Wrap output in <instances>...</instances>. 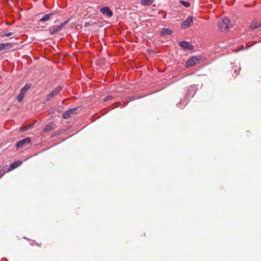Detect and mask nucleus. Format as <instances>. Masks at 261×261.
Returning <instances> with one entry per match:
<instances>
[{
    "label": "nucleus",
    "instance_id": "obj_2",
    "mask_svg": "<svg viewBox=\"0 0 261 261\" xmlns=\"http://www.w3.org/2000/svg\"><path fill=\"white\" fill-rule=\"evenodd\" d=\"M31 88V84H27L25 86L20 90V93L17 96V99L19 102L22 100L24 98V95L26 92Z\"/></svg>",
    "mask_w": 261,
    "mask_h": 261
},
{
    "label": "nucleus",
    "instance_id": "obj_14",
    "mask_svg": "<svg viewBox=\"0 0 261 261\" xmlns=\"http://www.w3.org/2000/svg\"><path fill=\"white\" fill-rule=\"evenodd\" d=\"M261 26V22H259L257 20H255L251 23L250 28L251 30L257 29Z\"/></svg>",
    "mask_w": 261,
    "mask_h": 261
},
{
    "label": "nucleus",
    "instance_id": "obj_10",
    "mask_svg": "<svg viewBox=\"0 0 261 261\" xmlns=\"http://www.w3.org/2000/svg\"><path fill=\"white\" fill-rule=\"evenodd\" d=\"M193 22V17L189 16L181 24L182 28L189 27L191 26Z\"/></svg>",
    "mask_w": 261,
    "mask_h": 261
},
{
    "label": "nucleus",
    "instance_id": "obj_12",
    "mask_svg": "<svg viewBox=\"0 0 261 261\" xmlns=\"http://www.w3.org/2000/svg\"><path fill=\"white\" fill-rule=\"evenodd\" d=\"M12 47V45L11 43H0V51L2 50H5L7 49H10Z\"/></svg>",
    "mask_w": 261,
    "mask_h": 261
},
{
    "label": "nucleus",
    "instance_id": "obj_8",
    "mask_svg": "<svg viewBox=\"0 0 261 261\" xmlns=\"http://www.w3.org/2000/svg\"><path fill=\"white\" fill-rule=\"evenodd\" d=\"M179 45L184 49L191 50L193 48V45L190 42L185 41H180L179 42Z\"/></svg>",
    "mask_w": 261,
    "mask_h": 261
},
{
    "label": "nucleus",
    "instance_id": "obj_6",
    "mask_svg": "<svg viewBox=\"0 0 261 261\" xmlns=\"http://www.w3.org/2000/svg\"><path fill=\"white\" fill-rule=\"evenodd\" d=\"M31 141L30 138H26L19 141L15 145L16 148L23 147L25 145L28 144Z\"/></svg>",
    "mask_w": 261,
    "mask_h": 261
},
{
    "label": "nucleus",
    "instance_id": "obj_16",
    "mask_svg": "<svg viewBox=\"0 0 261 261\" xmlns=\"http://www.w3.org/2000/svg\"><path fill=\"white\" fill-rule=\"evenodd\" d=\"M153 0H141V4L144 6H149L153 3Z\"/></svg>",
    "mask_w": 261,
    "mask_h": 261
},
{
    "label": "nucleus",
    "instance_id": "obj_15",
    "mask_svg": "<svg viewBox=\"0 0 261 261\" xmlns=\"http://www.w3.org/2000/svg\"><path fill=\"white\" fill-rule=\"evenodd\" d=\"M53 15V13H48L45 14L40 20V22H45L48 21L50 18Z\"/></svg>",
    "mask_w": 261,
    "mask_h": 261
},
{
    "label": "nucleus",
    "instance_id": "obj_21",
    "mask_svg": "<svg viewBox=\"0 0 261 261\" xmlns=\"http://www.w3.org/2000/svg\"><path fill=\"white\" fill-rule=\"evenodd\" d=\"M111 97H112V96H107L106 97H105V98L104 100H105V101H108V100H109L110 99H111Z\"/></svg>",
    "mask_w": 261,
    "mask_h": 261
},
{
    "label": "nucleus",
    "instance_id": "obj_9",
    "mask_svg": "<svg viewBox=\"0 0 261 261\" xmlns=\"http://www.w3.org/2000/svg\"><path fill=\"white\" fill-rule=\"evenodd\" d=\"M77 109V108H73L69 109L66 111H65L63 114V117L64 119H68L71 117L72 115L73 114L75 111Z\"/></svg>",
    "mask_w": 261,
    "mask_h": 261
},
{
    "label": "nucleus",
    "instance_id": "obj_5",
    "mask_svg": "<svg viewBox=\"0 0 261 261\" xmlns=\"http://www.w3.org/2000/svg\"><path fill=\"white\" fill-rule=\"evenodd\" d=\"M200 59L196 56H193L190 58L187 62L186 66L191 67L199 63Z\"/></svg>",
    "mask_w": 261,
    "mask_h": 261
},
{
    "label": "nucleus",
    "instance_id": "obj_7",
    "mask_svg": "<svg viewBox=\"0 0 261 261\" xmlns=\"http://www.w3.org/2000/svg\"><path fill=\"white\" fill-rule=\"evenodd\" d=\"M100 11L104 15L111 17L113 16V13L112 11L108 7H104L100 9Z\"/></svg>",
    "mask_w": 261,
    "mask_h": 261
},
{
    "label": "nucleus",
    "instance_id": "obj_1",
    "mask_svg": "<svg viewBox=\"0 0 261 261\" xmlns=\"http://www.w3.org/2000/svg\"><path fill=\"white\" fill-rule=\"evenodd\" d=\"M231 27L230 19L227 17L222 18L219 21L218 28L221 32L226 31Z\"/></svg>",
    "mask_w": 261,
    "mask_h": 261
},
{
    "label": "nucleus",
    "instance_id": "obj_3",
    "mask_svg": "<svg viewBox=\"0 0 261 261\" xmlns=\"http://www.w3.org/2000/svg\"><path fill=\"white\" fill-rule=\"evenodd\" d=\"M62 88L61 86L57 87L49 94L47 95L46 98V100L47 101L50 100L54 96L57 95L59 93V92L62 90Z\"/></svg>",
    "mask_w": 261,
    "mask_h": 261
},
{
    "label": "nucleus",
    "instance_id": "obj_24",
    "mask_svg": "<svg viewBox=\"0 0 261 261\" xmlns=\"http://www.w3.org/2000/svg\"><path fill=\"white\" fill-rule=\"evenodd\" d=\"M179 105H180L179 103H178L177 105L178 107H180Z\"/></svg>",
    "mask_w": 261,
    "mask_h": 261
},
{
    "label": "nucleus",
    "instance_id": "obj_20",
    "mask_svg": "<svg viewBox=\"0 0 261 261\" xmlns=\"http://www.w3.org/2000/svg\"><path fill=\"white\" fill-rule=\"evenodd\" d=\"M13 34V33L12 32L8 33H6L5 35H4L3 36H6V37L10 36L12 35Z\"/></svg>",
    "mask_w": 261,
    "mask_h": 261
},
{
    "label": "nucleus",
    "instance_id": "obj_13",
    "mask_svg": "<svg viewBox=\"0 0 261 261\" xmlns=\"http://www.w3.org/2000/svg\"><path fill=\"white\" fill-rule=\"evenodd\" d=\"M172 33L173 31L168 28L163 29L161 31V34L163 36L166 35H171L172 34Z\"/></svg>",
    "mask_w": 261,
    "mask_h": 261
},
{
    "label": "nucleus",
    "instance_id": "obj_23",
    "mask_svg": "<svg viewBox=\"0 0 261 261\" xmlns=\"http://www.w3.org/2000/svg\"><path fill=\"white\" fill-rule=\"evenodd\" d=\"M234 73H236V74H238V73H237V71L236 70H234Z\"/></svg>",
    "mask_w": 261,
    "mask_h": 261
},
{
    "label": "nucleus",
    "instance_id": "obj_19",
    "mask_svg": "<svg viewBox=\"0 0 261 261\" xmlns=\"http://www.w3.org/2000/svg\"><path fill=\"white\" fill-rule=\"evenodd\" d=\"M53 128L52 127V124H48L44 128V132H47L50 130H51Z\"/></svg>",
    "mask_w": 261,
    "mask_h": 261
},
{
    "label": "nucleus",
    "instance_id": "obj_17",
    "mask_svg": "<svg viewBox=\"0 0 261 261\" xmlns=\"http://www.w3.org/2000/svg\"><path fill=\"white\" fill-rule=\"evenodd\" d=\"M33 126V124H31L30 125H29L28 126L21 127L20 129V130L21 132H24L30 128H31Z\"/></svg>",
    "mask_w": 261,
    "mask_h": 261
},
{
    "label": "nucleus",
    "instance_id": "obj_11",
    "mask_svg": "<svg viewBox=\"0 0 261 261\" xmlns=\"http://www.w3.org/2000/svg\"><path fill=\"white\" fill-rule=\"evenodd\" d=\"M21 164H22V162L20 161H17L13 162V163H11L8 169L7 170V172H9V171L14 169L15 168L20 166L21 165Z\"/></svg>",
    "mask_w": 261,
    "mask_h": 261
},
{
    "label": "nucleus",
    "instance_id": "obj_22",
    "mask_svg": "<svg viewBox=\"0 0 261 261\" xmlns=\"http://www.w3.org/2000/svg\"><path fill=\"white\" fill-rule=\"evenodd\" d=\"M4 172L0 169V178L3 176Z\"/></svg>",
    "mask_w": 261,
    "mask_h": 261
},
{
    "label": "nucleus",
    "instance_id": "obj_4",
    "mask_svg": "<svg viewBox=\"0 0 261 261\" xmlns=\"http://www.w3.org/2000/svg\"><path fill=\"white\" fill-rule=\"evenodd\" d=\"M68 22V20L65 21L64 22L61 23L60 24L53 27L50 28L49 32L51 34H55L59 32L63 28V27Z\"/></svg>",
    "mask_w": 261,
    "mask_h": 261
},
{
    "label": "nucleus",
    "instance_id": "obj_18",
    "mask_svg": "<svg viewBox=\"0 0 261 261\" xmlns=\"http://www.w3.org/2000/svg\"><path fill=\"white\" fill-rule=\"evenodd\" d=\"M179 3L186 8H188L190 6V3L187 2L180 1Z\"/></svg>",
    "mask_w": 261,
    "mask_h": 261
}]
</instances>
